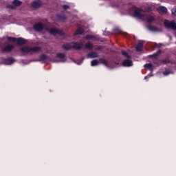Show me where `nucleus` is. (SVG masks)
Returning <instances> with one entry per match:
<instances>
[{
  "mask_svg": "<svg viewBox=\"0 0 176 176\" xmlns=\"http://www.w3.org/2000/svg\"><path fill=\"white\" fill-rule=\"evenodd\" d=\"M122 56H124V57H126V58H131V56H130V55H129V54L126 52V51H122Z\"/></svg>",
  "mask_w": 176,
  "mask_h": 176,
  "instance_id": "obj_30",
  "label": "nucleus"
},
{
  "mask_svg": "<svg viewBox=\"0 0 176 176\" xmlns=\"http://www.w3.org/2000/svg\"><path fill=\"white\" fill-rule=\"evenodd\" d=\"M56 57H58V58H65V54L64 53H57L56 54Z\"/></svg>",
  "mask_w": 176,
  "mask_h": 176,
  "instance_id": "obj_27",
  "label": "nucleus"
},
{
  "mask_svg": "<svg viewBox=\"0 0 176 176\" xmlns=\"http://www.w3.org/2000/svg\"><path fill=\"white\" fill-rule=\"evenodd\" d=\"M63 9H64V10H67V9H69V6L65 4L63 6Z\"/></svg>",
  "mask_w": 176,
  "mask_h": 176,
  "instance_id": "obj_36",
  "label": "nucleus"
},
{
  "mask_svg": "<svg viewBox=\"0 0 176 176\" xmlns=\"http://www.w3.org/2000/svg\"><path fill=\"white\" fill-rule=\"evenodd\" d=\"M62 47L64 49V50H71L73 47L71 44H63Z\"/></svg>",
  "mask_w": 176,
  "mask_h": 176,
  "instance_id": "obj_18",
  "label": "nucleus"
},
{
  "mask_svg": "<svg viewBox=\"0 0 176 176\" xmlns=\"http://www.w3.org/2000/svg\"><path fill=\"white\" fill-rule=\"evenodd\" d=\"M144 67L146 69H152V67H153V65H152V63H146L144 65Z\"/></svg>",
  "mask_w": 176,
  "mask_h": 176,
  "instance_id": "obj_29",
  "label": "nucleus"
},
{
  "mask_svg": "<svg viewBox=\"0 0 176 176\" xmlns=\"http://www.w3.org/2000/svg\"><path fill=\"white\" fill-rule=\"evenodd\" d=\"M171 74V70L170 69H166L164 72H163V74L167 76V75H170Z\"/></svg>",
  "mask_w": 176,
  "mask_h": 176,
  "instance_id": "obj_32",
  "label": "nucleus"
},
{
  "mask_svg": "<svg viewBox=\"0 0 176 176\" xmlns=\"http://www.w3.org/2000/svg\"><path fill=\"white\" fill-rule=\"evenodd\" d=\"M7 39L8 42H16L17 41V38L16 37L7 36Z\"/></svg>",
  "mask_w": 176,
  "mask_h": 176,
  "instance_id": "obj_26",
  "label": "nucleus"
},
{
  "mask_svg": "<svg viewBox=\"0 0 176 176\" xmlns=\"http://www.w3.org/2000/svg\"><path fill=\"white\" fill-rule=\"evenodd\" d=\"M172 14H173V16H176V10L175 9L172 10Z\"/></svg>",
  "mask_w": 176,
  "mask_h": 176,
  "instance_id": "obj_38",
  "label": "nucleus"
},
{
  "mask_svg": "<svg viewBox=\"0 0 176 176\" xmlns=\"http://www.w3.org/2000/svg\"><path fill=\"white\" fill-rule=\"evenodd\" d=\"M153 63H154V64L157 65V67H159L160 65V63H162V60L157 59V58H155L153 60Z\"/></svg>",
  "mask_w": 176,
  "mask_h": 176,
  "instance_id": "obj_28",
  "label": "nucleus"
},
{
  "mask_svg": "<svg viewBox=\"0 0 176 176\" xmlns=\"http://www.w3.org/2000/svg\"><path fill=\"white\" fill-rule=\"evenodd\" d=\"M161 63L162 64H164V65H166V64H173V61H171L168 58L161 60Z\"/></svg>",
  "mask_w": 176,
  "mask_h": 176,
  "instance_id": "obj_22",
  "label": "nucleus"
},
{
  "mask_svg": "<svg viewBox=\"0 0 176 176\" xmlns=\"http://www.w3.org/2000/svg\"><path fill=\"white\" fill-rule=\"evenodd\" d=\"M72 47L76 50H80L83 47V43H75Z\"/></svg>",
  "mask_w": 176,
  "mask_h": 176,
  "instance_id": "obj_13",
  "label": "nucleus"
},
{
  "mask_svg": "<svg viewBox=\"0 0 176 176\" xmlns=\"http://www.w3.org/2000/svg\"><path fill=\"white\" fill-rule=\"evenodd\" d=\"M142 47H144V42L140 41L136 46V52H142Z\"/></svg>",
  "mask_w": 176,
  "mask_h": 176,
  "instance_id": "obj_16",
  "label": "nucleus"
},
{
  "mask_svg": "<svg viewBox=\"0 0 176 176\" xmlns=\"http://www.w3.org/2000/svg\"><path fill=\"white\" fill-rule=\"evenodd\" d=\"M157 10L158 13H164V14H166L167 13V8L163 6H159L157 8Z\"/></svg>",
  "mask_w": 176,
  "mask_h": 176,
  "instance_id": "obj_12",
  "label": "nucleus"
},
{
  "mask_svg": "<svg viewBox=\"0 0 176 176\" xmlns=\"http://www.w3.org/2000/svg\"><path fill=\"white\" fill-rule=\"evenodd\" d=\"M38 58L39 61H45L47 60V56H46V54H42L39 56Z\"/></svg>",
  "mask_w": 176,
  "mask_h": 176,
  "instance_id": "obj_21",
  "label": "nucleus"
},
{
  "mask_svg": "<svg viewBox=\"0 0 176 176\" xmlns=\"http://www.w3.org/2000/svg\"><path fill=\"white\" fill-rule=\"evenodd\" d=\"M21 3H23L19 0H13L12 1V5H14V6H21Z\"/></svg>",
  "mask_w": 176,
  "mask_h": 176,
  "instance_id": "obj_23",
  "label": "nucleus"
},
{
  "mask_svg": "<svg viewBox=\"0 0 176 176\" xmlns=\"http://www.w3.org/2000/svg\"><path fill=\"white\" fill-rule=\"evenodd\" d=\"M98 64H100V62L97 59H94L91 62V67H96V65H98Z\"/></svg>",
  "mask_w": 176,
  "mask_h": 176,
  "instance_id": "obj_25",
  "label": "nucleus"
},
{
  "mask_svg": "<svg viewBox=\"0 0 176 176\" xmlns=\"http://www.w3.org/2000/svg\"><path fill=\"white\" fill-rule=\"evenodd\" d=\"M99 61H100V63H101V64H103V65L104 66V67H109V64L108 63V62L105 60V59H104V58H100L99 59Z\"/></svg>",
  "mask_w": 176,
  "mask_h": 176,
  "instance_id": "obj_19",
  "label": "nucleus"
},
{
  "mask_svg": "<svg viewBox=\"0 0 176 176\" xmlns=\"http://www.w3.org/2000/svg\"><path fill=\"white\" fill-rule=\"evenodd\" d=\"M144 79H148V76H145V77H144Z\"/></svg>",
  "mask_w": 176,
  "mask_h": 176,
  "instance_id": "obj_40",
  "label": "nucleus"
},
{
  "mask_svg": "<svg viewBox=\"0 0 176 176\" xmlns=\"http://www.w3.org/2000/svg\"><path fill=\"white\" fill-rule=\"evenodd\" d=\"M160 54H162V50H159L155 53H154L151 55H149L148 57H149V58H157V57H159V56H160Z\"/></svg>",
  "mask_w": 176,
  "mask_h": 176,
  "instance_id": "obj_15",
  "label": "nucleus"
},
{
  "mask_svg": "<svg viewBox=\"0 0 176 176\" xmlns=\"http://www.w3.org/2000/svg\"><path fill=\"white\" fill-rule=\"evenodd\" d=\"M56 17L60 21H67V15L63 13H58L56 14Z\"/></svg>",
  "mask_w": 176,
  "mask_h": 176,
  "instance_id": "obj_9",
  "label": "nucleus"
},
{
  "mask_svg": "<svg viewBox=\"0 0 176 176\" xmlns=\"http://www.w3.org/2000/svg\"><path fill=\"white\" fill-rule=\"evenodd\" d=\"M131 9L133 10V17H136L140 20L145 19V14L141 13V12H142V9L137 8L135 6L132 7Z\"/></svg>",
  "mask_w": 176,
  "mask_h": 176,
  "instance_id": "obj_2",
  "label": "nucleus"
},
{
  "mask_svg": "<svg viewBox=\"0 0 176 176\" xmlns=\"http://www.w3.org/2000/svg\"><path fill=\"white\" fill-rule=\"evenodd\" d=\"M123 67H131L133 65V61L129 59L124 60L122 62Z\"/></svg>",
  "mask_w": 176,
  "mask_h": 176,
  "instance_id": "obj_11",
  "label": "nucleus"
},
{
  "mask_svg": "<svg viewBox=\"0 0 176 176\" xmlns=\"http://www.w3.org/2000/svg\"><path fill=\"white\" fill-rule=\"evenodd\" d=\"M164 25L166 28H170V30H174L176 31V23L175 21H170L168 20H165L164 22Z\"/></svg>",
  "mask_w": 176,
  "mask_h": 176,
  "instance_id": "obj_4",
  "label": "nucleus"
},
{
  "mask_svg": "<svg viewBox=\"0 0 176 176\" xmlns=\"http://www.w3.org/2000/svg\"><path fill=\"white\" fill-rule=\"evenodd\" d=\"M146 10H147V12H152V7H147Z\"/></svg>",
  "mask_w": 176,
  "mask_h": 176,
  "instance_id": "obj_37",
  "label": "nucleus"
},
{
  "mask_svg": "<svg viewBox=\"0 0 176 176\" xmlns=\"http://www.w3.org/2000/svg\"><path fill=\"white\" fill-rule=\"evenodd\" d=\"M6 8L11 9V10H16V6L14 5H8Z\"/></svg>",
  "mask_w": 176,
  "mask_h": 176,
  "instance_id": "obj_33",
  "label": "nucleus"
},
{
  "mask_svg": "<svg viewBox=\"0 0 176 176\" xmlns=\"http://www.w3.org/2000/svg\"><path fill=\"white\" fill-rule=\"evenodd\" d=\"M21 52H22V53H24L25 54H28L29 53H30V54H32V53H38V52H41V47H22L21 48Z\"/></svg>",
  "mask_w": 176,
  "mask_h": 176,
  "instance_id": "obj_1",
  "label": "nucleus"
},
{
  "mask_svg": "<svg viewBox=\"0 0 176 176\" xmlns=\"http://www.w3.org/2000/svg\"><path fill=\"white\" fill-rule=\"evenodd\" d=\"M124 36H127V34L126 33H124Z\"/></svg>",
  "mask_w": 176,
  "mask_h": 176,
  "instance_id": "obj_39",
  "label": "nucleus"
},
{
  "mask_svg": "<svg viewBox=\"0 0 176 176\" xmlns=\"http://www.w3.org/2000/svg\"><path fill=\"white\" fill-rule=\"evenodd\" d=\"M45 31H48L51 35H60V36H64L65 33L63 30H58L56 28H45Z\"/></svg>",
  "mask_w": 176,
  "mask_h": 176,
  "instance_id": "obj_3",
  "label": "nucleus"
},
{
  "mask_svg": "<svg viewBox=\"0 0 176 176\" xmlns=\"http://www.w3.org/2000/svg\"><path fill=\"white\" fill-rule=\"evenodd\" d=\"M87 58H97L98 54L96 52H91L87 55Z\"/></svg>",
  "mask_w": 176,
  "mask_h": 176,
  "instance_id": "obj_14",
  "label": "nucleus"
},
{
  "mask_svg": "<svg viewBox=\"0 0 176 176\" xmlns=\"http://www.w3.org/2000/svg\"><path fill=\"white\" fill-rule=\"evenodd\" d=\"M148 30H149L150 31H153V32L157 31V28H156V27H153V26H150V27L148 28Z\"/></svg>",
  "mask_w": 176,
  "mask_h": 176,
  "instance_id": "obj_35",
  "label": "nucleus"
},
{
  "mask_svg": "<svg viewBox=\"0 0 176 176\" xmlns=\"http://www.w3.org/2000/svg\"><path fill=\"white\" fill-rule=\"evenodd\" d=\"M31 5L34 9H39L42 6V2L41 1H33Z\"/></svg>",
  "mask_w": 176,
  "mask_h": 176,
  "instance_id": "obj_10",
  "label": "nucleus"
},
{
  "mask_svg": "<svg viewBox=\"0 0 176 176\" xmlns=\"http://www.w3.org/2000/svg\"><path fill=\"white\" fill-rule=\"evenodd\" d=\"M85 39H88L89 41H93V39H96V37L94 35H91V34H87L85 36Z\"/></svg>",
  "mask_w": 176,
  "mask_h": 176,
  "instance_id": "obj_24",
  "label": "nucleus"
},
{
  "mask_svg": "<svg viewBox=\"0 0 176 176\" xmlns=\"http://www.w3.org/2000/svg\"><path fill=\"white\" fill-rule=\"evenodd\" d=\"M3 63L6 65H12V64L16 63V60L13 57H8L3 60Z\"/></svg>",
  "mask_w": 176,
  "mask_h": 176,
  "instance_id": "obj_6",
  "label": "nucleus"
},
{
  "mask_svg": "<svg viewBox=\"0 0 176 176\" xmlns=\"http://www.w3.org/2000/svg\"><path fill=\"white\" fill-rule=\"evenodd\" d=\"M16 42L19 46H23V45H25V43H27V40L22 37H19L18 38H16Z\"/></svg>",
  "mask_w": 176,
  "mask_h": 176,
  "instance_id": "obj_8",
  "label": "nucleus"
},
{
  "mask_svg": "<svg viewBox=\"0 0 176 176\" xmlns=\"http://www.w3.org/2000/svg\"><path fill=\"white\" fill-rule=\"evenodd\" d=\"M146 21H147V23H151L153 21H155V18H153V16H148L146 18Z\"/></svg>",
  "mask_w": 176,
  "mask_h": 176,
  "instance_id": "obj_31",
  "label": "nucleus"
},
{
  "mask_svg": "<svg viewBox=\"0 0 176 176\" xmlns=\"http://www.w3.org/2000/svg\"><path fill=\"white\" fill-rule=\"evenodd\" d=\"M46 25L45 24L42 23V22H38L37 23H35L34 25V29L37 32H41V31H43V30H46Z\"/></svg>",
  "mask_w": 176,
  "mask_h": 176,
  "instance_id": "obj_5",
  "label": "nucleus"
},
{
  "mask_svg": "<svg viewBox=\"0 0 176 176\" xmlns=\"http://www.w3.org/2000/svg\"><path fill=\"white\" fill-rule=\"evenodd\" d=\"M104 49V47L102 45H98L96 47H95V50H100L102 52V50Z\"/></svg>",
  "mask_w": 176,
  "mask_h": 176,
  "instance_id": "obj_34",
  "label": "nucleus"
},
{
  "mask_svg": "<svg viewBox=\"0 0 176 176\" xmlns=\"http://www.w3.org/2000/svg\"><path fill=\"white\" fill-rule=\"evenodd\" d=\"M13 49H14V46L10 44H8L2 49V52H3L4 53H9L12 52Z\"/></svg>",
  "mask_w": 176,
  "mask_h": 176,
  "instance_id": "obj_7",
  "label": "nucleus"
},
{
  "mask_svg": "<svg viewBox=\"0 0 176 176\" xmlns=\"http://www.w3.org/2000/svg\"><path fill=\"white\" fill-rule=\"evenodd\" d=\"M85 47L87 50H93L94 45L91 42H88L85 45Z\"/></svg>",
  "mask_w": 176,
  "mask_h": 176,
  "instance_id": "obj_17",
  "label": "nucleus"
},
{
  "mask_svg": "<svg viewBox=\"0 0 176 176\" xmlns=\"http://www.w3.org/2000/svg\"><path fill=\"white\" fill-rule=\"evenodd\" d=\"M83 32H85V30L82 28H78L76 31L75 34L76 35H82Z\"/></svg>",
  "mask_w": 176,
  "mask_h": 176,
  "instance_id": "obj_20",
  "label": "nucleus"
}]
</instances>
